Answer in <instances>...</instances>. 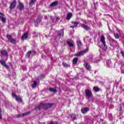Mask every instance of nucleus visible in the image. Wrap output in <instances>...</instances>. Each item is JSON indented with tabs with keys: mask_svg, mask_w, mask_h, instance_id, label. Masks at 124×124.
Listing matches in <instances>:
<instances>
[{
	"mask_svg": "<svg viewBox=\"0 0 124 124\" xmlns=\"http://www.w3.org/2000/svg\"><path fill=\"white\" fill-rule=\"evenodd\" d=\"M0 119H1V109L0 108Z\"/></svg>",
	"mask_w": 124,
	"mask_h": 124,
	"instance_id": "nucleus-37",
	"label": "nucleus"
},
{
	"mask_svg": "<svg viewBox=\"0 0 124 124\" xmlns=\"http://www.w3.org/2000/svg\"><path fill=\"white\" fill-rule=\"evenodd\" d=\"M53 17L52 16H50V19H51V20H52V22H53Z\"/></svg>",
	"mask_w": 124,
	"mask_h": 124,
	"instance_id": "nucleus-39",
	"label": "nucleus"
},
{
	"mask_svg": "<svg viewBox=\"0 0 124 124\" xmlns=\"http://www.w3.org/2000/svg\"><path fill=\"white\" fill-rule=\"evenodd\" d=\"M71 118H72L73 120H76V115L75 114H72Z\"/></svg>",
	"mask_w": 124,
	"mask_h": 124,
	"instance_id": "nucleus-33",
	"label": "nucleus"
},
{
	"mask_svg": "<svg viewBox=\"0 0 124 124\" xmlns=\"http://www.w3.org/2000/svg\"><path fill=\"white\" fill-rule=\"evenodd\" d=\"M112 63H111V60H108L107 61V66L108 67H110L111 66Z\"/></svg>",
	"mask_w": 124,
	"mask_h": 124,
	"instance_id": "nucleus-18",
	"label": "nucleus"
},
{
	"mask_svg": "<svg viewBox=\"0 0 124 124\" xmlns=\"http://www.w3.org/2000/svg\"><path fill=\"white\" fill-rule=\"evenodd\" d=\"M100 41L105 47V46H106V42H105V37H104V35H102L101 36Z\"/></svg>",
	"mask_w": 124,
	"mask_h": 124,
	"instance_id": "nucleus-9",
	"label": "nucleus"
},
{
	"mask_svg": "<svg viewBox=\"0 0 124 124\" xmlns=\"http://www.w3.org/2000/svg\"><path fill=\"white\" fill-rule=\"evenodd\" d=\"M54 104H41L38 107V109L40 108H43V109H48V108H51Z\"/></svg>",
	"mask_w": 124,
	"mask_h": 124,
	"instance_id": "nucleus-1",
	"label": "nucleus"
},
{
	"mask_svg": "<svg viewBox=\"0 0 124 124\" xmlns=\"http://www.w3.org/2000/svg\"><path fill=\"white\" fill-rule=\"evenodd\" d=\"M30 52H31V54H32V55H35L36 54V52L34 51H30Z\"/></svg>",
	"mask_w": 124,
	"mask_h": 124,
	"instance_id": "nucleus-35",
	"label": "nucleus"
},
{
	"mask_svg": "<svg viewBox=\"0 0 124 124\" xmlns=\"http://www.w3.org/2000/svg\"><path fill=\"white\" fill-rule=\"evenodd\" d=\"M31 55V51H29L26 55V57H27V58H30Z\"/></svg>",
	"mask_w": 124,
	"mask_h": 124,
	"instance_id": "nucleus-31",
	"label": "nucleus"
},
{
	"mask_svg": "<svg viewBox=\"0 0 124 124\" xmlns=\"http://www.w3.org/2000/svg\"><path fill=\"white\" fill-rule=\"evenodd\" d=\"M29 114H31V112H27L25 113H23L22 114H18L16 116V118H21V117H25V116H27V115H29Z\"/></svg>",
	"mask_w": 124,
	"mask_h": 124,
	"instance_id": "nucleus-11",
	"label": "nucleus"
},
{
	"mask_svg": "<svg viewBox=\"0 0 124 124\" xmlns=\"http://www.w3.org/2000/svg\"><path fill=\"white\" fill-rule=\"evenodd\" d=\"M81 27L83 28L84 30H86V31H89L90 30V27L89 26L85 25V24H81Z\"/></svg>",
	"mask_w": 124,
	"mask_h": 124,
	"instance_id": "nucleus-15",
	"label": "nucleus"
},
{
	"mask_svg": "<svg viewBox=\"0 0 124 124\" xmlns=\"http://www.w3.org/2000/svg\"><path fill=\"white\" fill-rule=\"evenodd\" d=\"M46 37H47V35H46Z\"/></svg>",
	"mask_w": 124,
	"mask_h": 124,
	"instance_id": "nucleus-41",
	"label": "nucleus"
},
{
	"mask_svg": "<svg viewBox=\"0 0 124 124\" xmlns=\"http://www.w3.org/2000/svg\"><path fill=\"white\" fill-rule=\"evenodd\" d=\"M12 96L15 98L17 102H22V98H21V96H18L17 95H16V94L14 93H12Z\"/></svg>",
	"mask_w": 124,
	"mask_h": 124,
	"instance_id": "nucleus-4",
	"label": "nucleus"
},
{
	"mask_svg": "<svg viewBox=\"0 0 124 124\" xmlns=\"http://www.w3.org/2000/svg\"><path fill=\"white\" fill-rule=\"evenodd\" d=\"M84 65L85 67H86V69L88 70H91V65H90V64H88V62H85L84 64Z\"/></svg>",
	"mask_w": 124,
	"mask_h": 124,
	"instance_id": "nucleus-13",
	"label": "nucleus"
},
{
	"mask_svg": "<svg viewBox=\"0 0 124 124\" xmlns=\"http://www.w3.org/2000/svg\"><path fill=\"white\" fill-rule=\"evenodd\" d=\"M114 37L115 38H116V39H119L120 36H119V35L117 33H114Z\"/></svg>",
	"mask_w": 124,
	"mask_h": 124,
	"instance_id": "nucleus-32",
	"label": "nucleus"
},
{
	"mask_svg": "<svg viewBox=\"0 0 124 124\" xmlns=\"http://www.w3.org/2000/svg\"><path fill=\"white\" fill-rule=\"evenodd\" d=\"M89 52V48H87L85 50H82L76 54L77 57H81V56H83L84 54H86V53H88Z\"/></svg>",
	"mask_w": 124,
	"mask_h": 124,
	"instance_id": "nucleus-3",
	"label": "nucleus"
},
{
	"mask_svg": "<svg viewBox=\"0 0 124 124\" xmlns=\"http://www.w3.org/2000/svg\"><path fill=\"white\" fill-rule=\"evenodd\" d=\"M108 40L110 42L111 46H113V47L118 46V43H117V41L114 40V39H113L111 37H109L108 38Z\"/></svg>",
	"mask_w": 124,
	"mask_h": 124,
	"instance_id": "nucleus-2",
	"label": "nucleus"
},
{
	"mask_svg": "<svg viewBox=\"0 0 124 124\" xmlns=\"http://www.w3.org/2000/svg\"><path fill=\"white\" fill-rule=\"evenodd\" d=\"M49 124H58V123H57L56 122H51L49 123Z\"/></svg>",
	"mask_w": 124,
	"mask_h": 124,
	"instance_id": "nucleus-36",
	"label": "nucleus"
},
{
	"mask_svg": "<svg viewBox=\"0 0 124 124\" xmlns=\"http://www.w3.org/2000/svg\"><path fill=\"white\" fill-rule=\"evenodd\" d=\"M78 62V58L77 57L74 58L73 60V63L74 64H77Z\"/></svg>",
	"mask_w": 124,
	"mask_h": 124,
	"instance_id": "nucleus-21",
	"label": "nucleus"
},
{
	"mask_svg": "<svg viewBox=\"0 0 124 124\" xmlns=\"http://www.w3.org/2000/svg\"><path fill=\"white\" fill-rule=\"evenodd\" d=\"M45 19H47V16H45V17H44Z\"/></svg>",
	"mask_w": 124,
	"mask_h": 124,
	"instance_id": "nucleus-40",
	"label": "nucleus"
},
{
	"mask_svg": "<svg viewBox=\"0 0 124 124\" xmlns=\"http://www.w3.org/2000/svg\"><path fill=\"white\" fill-rule=\"evenodd\" d=\"M67 44H68L70 47H73V46H74V45L70 41L67 42Z\"/></svg>",
	"mask_w": 124,
	"mask_h": 124,
	"instance_id": "nucleus-28",
	"label": "nucleus"
},
{
	"mask_svg": "<svg viewBox=\"0 0 124 124\" xmlns=\"http://www.w3.org/2000/svg\"><path fill=\"white\" fill-rule=\"evenodd\" d=\"M49 91L50 92H51L52 93H57V92H58V91H57V90H56L54 88H50L49 89Z\"/></svg>",
	"mask_w": 124,
	"mask_h": 124,
	"instance_id": "nucleus-23",
	"label": "nucleus"
},
{
	"mask_svg": "<svg viewBox=\"0 0 124 124\" xmlns=\"http://www.w3.org/2000/svg\"><path fill=\"white\" fill-rule=\"evenodd\" d=\"M3 16H4V15L0 13V21H2L3 23H5V22H6V18L4 17Z\"/></svg>",
	"mask_w": 124,
	"mask_h": 124,
	"instance_id": "nucleus-10",
	"label": "nucleus"
},
{
	"mask_svg": "<svg viewBox=\"0 0 124 124\" xmlns=\"http://www.w3.org/2000/svg\"><path fill=\"white\" fill-rule=\"evenodd\" d=\"M17 5V2L16 0H14L10 5V9L11 10L14 9L15 7H16V5Z\"/></svg>",
	"mask_w": 124,
	"mask_h": 124,
	"instance_id": "nucleus-7",
	"label": "nucleus"
},
{
	"mask_svg": "<svg viewBox=\"0 0 124 124\" xmlns=\"http://www.w3.org/2000/svg\"><path fill=\"white\" fill-rule=\"evenodd\" d=\"M61 20V18L59 17H56V20L57 21H60Z\"/></svg>",
	"mask_w": 124,
	"mask_h": 124,
	"instance_id": "nucleus-38",
	"label": "nucleus"
},
{
	"mask_svg": "<svg viewBox=\"0 0 124 124\" xmlns=\"http://www.w3.org/2000/svg\"><path fill=\"white\" fill-rule=\"evenodd\" d=\"M35 1H36V0H31L30 2V6H32L35 3Z\"/></svg>",
	"mask_w": 124,
	"mask_h": 124,
	"instance_id": "nucleus-25",
	"label": "nucleus"
},
{
	"mask_svg": "<svg viewBox=\"0 0 124 124\" xmlns=\"http://www.w3.org/2000/svg\"><path fill=\"white\" fill-rule=\"evenodd\" d=\"M77 25H79V22L77 21L72 22V25L70 26V28H76Z\"/></svg>",
	"mask_w": 124,
	"mask_h": 124,
	"instance_id": "nucleus-12",
	"label": "nucleus"
},
{
	"mask_svg": "<svg viewBox=\"0 0 124 124\" xmlns=\"http://www.w3.org/2000/svg\"><path fill=\"white\" fill-rule=\"evenodd\" d=\"M58 36H63V30H61L58 33Z\"/></svg>",
	"mask_w": 124,
	"mask_h": 124,
	"instance_id": "nucleus-26",
	"label": "nucleus"
},
{
	"mask_svg": "<svg viewBox=\"0 0 124 124\" xmlns=\"http://www.w3.org/2000/svg\"><path fill=\"white\" fill-rule=\"evenodd\" d=\"M62 65L64 66V67H67L68 66V65L65 62L62 63Z\"/></svg>",
	"mask_w": 124,
	"mask_h": 124,
	"instance_id": "nucleus-34",
	"label": "nucleus"
},
{
	"mask_svg": "<svg viewBox=\"0 0 124 124\" xmlns=\"http://www.w3.org/2000/svg\"><path fill=\"white\" fill-rule=\"evenodd\" d=\"M7 38H8L9 41L11 42V43H12V44H15L16 42V40L13 39L12 36H11V35H6Z\"/></svg>",
	"mask_w": 124,
	"mask_h": 124,
	"instance_id": "nucleus-5",
	"label": "nucleus"
},
{
	"mask_svg": "<svg viewBox=\"0 0 124 124\" xmlns=\"http://www.w3.org/2000/svg\"><path fill=\"white\" fill-rule=\"evenodd\" d=\"M40 22H41V18H38L36 19V21H35V24L36 25L37 24L40 23Z\"/></svg>",
	"mask_w": 124,
	"mask_h": 124,
	"instance_id": "nucleus-27",
	"label": "nucleus"
},
{
	"mask_svg": "<svg viewBox=\"0 0 124 124\" xmlns=\"http://www.w3.org/2000/svg\"><path fill=\"white\" fill-rule=\"evenodd\" d=\"M19 10L21 11L23 10V9H24V4H23L22 3H21V2H19Z\"/></svg>",
	"mask_w": 124,
	"mask_h": 124,
	"instance_id": "nucleus-19",
	"label": "nucleus"
},
{
	"mask_svg": "<svg viewBox=\"0 0 124 124\" xmlns=\"http://www.w3.org/2000/svg\"><path fill=\"white\" fill-rule=\"evenodd\" d=\"M71 17H72V14L71 13H68L66 17L67 20H70Z\"/></svg>",
	"mask_w": 124,
	"mask_h": 124,
	"instance_id": "nucleus-20",
	"label": "nucleus"
},
{
	"mask_svg": "<svg viewBox=\"0 0 124 124\" xmlns=\"http://www.w3.org/2000/svg\"><path fill=\"white\" fill-rule=\"evenodd\" d=\"M93 90L94 92H95V93H98V92H99V88H98L96 87H94L93 88Z\"/></svg>",
	"mask_w": 124,
	"mask_h": 124,
	"instance_id": "nucleus-29",
	"label": "nucleus"
},
{
	"mask_svg": "<svg viewBox=\"0 0 124 124\" xmlns=\"http://www.w3.org/2000/svg\"><path fill=\"white\" fill-rule=\"evenodd\" d=\"M77 45L78 47H81V46H82V43L80 42V41H77Z\"/></svg>",
	"mask_w": 124,
	"mask_h": 124,
	"instance_id": "nucleus-30",
	"label": "nucleus"
},
{
	"mask_svg": "<svg viewBox=\"0 0 124 124\" xmlns=\"http://www.w3.org/2000/svg\"><path fill=\"white\" fill-rule=\"evenodd\" d=\"M0 53L1 54V55H2V56H7V51H6V50H2L0 51Z\"/></svg>",
	"mask_w": 124,
	"mask_h": 124,
	"instance_id": "nucleus-17",
	"label": "nucleus"
},
{
	"mask_svg": "<svg viewBox=\"0 0 124 124\" xmlns=\"http://www.w3.org/2000/svg\"><path fill=\"white\" fill-rule=\"evenodd\" d=\"M0 63L2 65H3V66H4V67L7 68V69H9V66L7 65V64L5 63V61H4V60H0Z\"/></svg>",
	"mask_w": 124,
	"mask_h": 124,
	"instance_id": "nucleus-8",
	"label": "nucleus"
},
{
	"mask_svg": "<svg viewBox=\"0 0 124 124\" xmlns=\"http://www.w3.org/2000/svg\"><path fill=\"white\" fill-rule=\"evenodd\" d=\"M59 3V2L58 1H54L51 3L50 6L53 7V6H56V5H58V4Z\"/></svg>",
	"mask_w": 124,
	"mask_h": 124,
	"instance_id": "nucleus-22",
	"label": "nucleus"
},
{
	"mask_svg": "<svg viewBox=\"0 0 124 124\" xmlns=\"http://www.w3.org/2000/svg\"><path fill=\"white\" fill-rule=\"evenodd\" d=\"M89 111V108H85L81 109V112L83 114H85V113H87Z\"/></svg>",
	"mask_w": 124,
	"mask_h": 124,
	"instance_id": "nucleus-16",
	"label": "nucleus"
},
{
	"mask_svg": "<svg viewBox=\"0 0 124 124\" xmlns=\"http://www.w3.org/2000/svg\"><path fill=\"white\" fill-rule=\"evenodd\" d=\"M85 94L86 97L88 98H91L92 96H93V93L91 90L87 89L85 91Z\"/></svg>",
	"mask_w": 124,
	"mask_h": 124,
	"instance_id": "nucleus-6",
	"label": "nucleus"
},
{
	"mask_svg": "<svg viewBox=\"0 0 124 124\" xmlns=\"http://www.w3.org/2000/svg\"><path fill=\"white\" fill-rule=\"evenodd\" d=\"M37 85V82H36V81H34L33 84L31 85V87L33 89H35Z\"/></svg>",
	"mask_w": 124,
	"mask_h": 124,
	"instance_id": "nucleus-24",
	"label": "nucleus"
},
{
	"mask_svg": "<svg viewBox=\"0 0 124 124\" xmlns=\"http://www.w3.org/2000/svg\"><path fill=\"white\" fill-rule=\"evenodd\" d=\"M22 40H26L28 39V33H24L21 37Z\"/></svg>",
	"mask_w": 124,
	"mask_h": 124,
	"instance_id": "nucleus-14",
	"label": "nucleus"
}]
</instances>
